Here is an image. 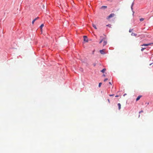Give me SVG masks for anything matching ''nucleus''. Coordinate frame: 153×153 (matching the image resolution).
Listing matches in <instances>:
<instances>
[{
  "mask_svg": "<svg viewBox=\"0 0 153 153\" xmlns=\"http://www.w3.org/2000/svg\"><path fill=\"white\" fill-rule=\"evenodd\" d=\"M109 95L110 96H112L114 95V94H113V95L110 94Z\"/></svg>",
  "mask_w": 153,
  "mask_h": 153,
  "instance_id": "27",
  "label": "nucleus"
},
{
  "mask_svg": "<svg viewBox=\"0 0 153 153\" xmlns=\"http://www.w3.org/2000/svg\"><path fill=\"white\" fill-rule=\"evenodd\" d=\"M80 70L81 71H83V68H81L80 69Z\"/></svg>",
  "mask_w": 153,
  "mask_h": 153,
  "instance_id": "23",
  "label": "nucleus"
},
{
  "mask_svg": "<svg viewBox=\"0 0 153 153\" xmlns=\"http://www.w3.org/2000/svg\"><path fill=\"white\" fill-rule=\"evenodd\" d=\"M102 76H105V75L104 74H102Z\"/></svg>",
  "mask_w": 153,
  "mask_h": 153,
  "instance_id": "26",
  "label": "nucleus"
},
{
  "mask_svg": "<svg viewBox=\"0 0 153 153\" xmlns=\"http://www.w3.org/2000/svg\"><path fill=\"white\" fill-rule=\"evenodd\" d=\"M146 48H142L141 49V51H143L144 49H146Z\"/></svg>",
  "mask_w": 153,
  "mask_h": 153,
  "instance_id": "15",
  "label": "nucleus"
},
{
  "mask_svg": "<svg viewBox=\"0 0 153 153\" xmlns=\"http://www.w3.org/2000/svg\"><path fill=\"white\" fill-rule=\"evenodd\" d=\"M153 63H151L150 64H149V65H151L153 64Z\"/></svg>",
  "mask_w": 153,
  "mask_h": 153,
  "instance_id": "29",
  "label": "nucleus"
},
{
  "mask_svg": "<svg viewBox=\"0 0 153 153\" xmlns=\"http://www.w3.org/2000/svg\"><path fill=\"white\" fill-rule=\"evenodd\" d=\"M44 26V24H42L40 26H39V28H40V29H41V31H42V27Z\"/></svg>",
  "mask_w": 153,
  "mask_h": 153,
  "instance_id": "7",
  "label": "nucleus"
},
{
  "mask_svg": "<svg viewBox=\"0 0 153 153\" xmlns=\"http://www.w3.org/2000/svg\"><path fill=\"white\" fill-rule=\"evenodd\" d=\"M92 25L93 27H94L95 29H97L96 25L95 24H93Z\"/></svg>",
  "mask_w": 153,
  "mask_h": 153,
  "instance_id": "14",
  "label": "nucleus"
},
{
  "mask_svg": "<svg viewBox=\"0 0 153 153\" xmlns=\"http://www.w3.org/2000/svg\"><path fill=\"white\" fill-rule=\"evenodd\" d=\"M39 17H37L36 18H35V19H34L32 22V24H33L34 23V22L36 20L38 19H39Z\"/></svg>",
  "mask_w": 153,
  "mask_h": 153,
  "instance_id": "6",
  "label": "nucleus"
},
{
  "mask_svg": "<svg viewBox=\"0 0 153 153\" xmlns=\"http://www.w3.org/2000/svg\"><path fill=\"white\" fill-rule=\"evenodd\" d=\"M107 42L106 41H104L103 42V46H104L107 44Z\"/></svg>",
  "mask_w": 153,
  "mask_h": 153,
  "instance_id": "13",
  "label": "nucleus"
},
{
  "mask_svg": "<svg viewBox=\"0 0 153 153\" xmlns=\"http://www.w3.org/2000/svg\"><path fill=\"white\" fill-rule=\"evenodd\" d=\"M103 41V39H101L99 42V43L100 44Z\"/></svg>",
  "mask_w": 153,
  "mask_h": 153,
  "instance_id": "20",
  "label": "nucleus"
},
{
  "mask_svg": "<svg viewBox=\"0 0 153 153\" xmlns=\"http://www.w3.org/2000/svg\"><path fill=\"white\" fill-rule=\"evenodd\" d=\"M108 102H109V103H110V100H109V99H108Z\"/></svg>",
  "mask_w": 153,
  "mask_h": 153,
  "instance_id": "28",
  "label": "nucleus"
},
{
  "mask_svg": "<svg viewBox=\"0 0 153 153\" xmlns=\"http://www.w3.org/2000/svg\"><path fill=\"white\" fill-rule=\"evenodd\" d=\"M143 112V111H142V110H141V111L139 112V113H140Z\"/></svg>",
  "mask_w": 153,
  "mask_h": 153,
  "instance_id": "25",
  "label": "nucleus"
},
{
  "mask_svg": "<svg viewBox=\"0 0 153 153\" xmlns=\"http://www.w3.org/2000/svg\"><path fill=\"white\" fill-rule=\"evenodd\" d=\"M118 96H118V95H116V96H115V97H118Z\"/></svg>",
  "mask_w": 153,
  "mask_h": 153,
  "instance_id": "30",
  "label": "nucleus"
},
{
  "mask_svg": "<svg viewBox=\"0 0 153 153\" xmlns=\"http://www.w3.org/2000/svg\"><path fill=\"white\" fill-rule=\"evenodd\" d=\"M104 51H105V50L104 49L100 50V52L102 54H103V55L105 53V52Z\"/></svg>",
  "mask_w": 153,
  "mask_h": 153,
  "instance_id": "4",
  "label": "nucleus"
},
{
  "mask_svg": "<svg viewBox=\"0 0 153 153\" xmlns=\"http://www.w3.org/2000/svg\"><path fill=\"white\" fill-rule=\"evenodd\" d=\"M106 70V69L105 68H104L101 71V72L102 73H104L105 72V71Z\"/></svg>",
  "mask_w": 153,
  "mask_h": 153,
  "instance_id": "8",
  "label": "nucleus"
},
{
  "mask_svg": "<svg viewBox=\"0 0 153 153\" xmlns=\"http://www.w3.org/2000/svg\"><path fill=\"white\" fill-rule=\"evenodd\" d=\"M134 14H133V15H134Z\"/></svg>",
  "mask_w": 153,
  "mask_h": 153,
  "instance_id": "33",
  "label": "nucleus"
},
{
  "mask_svg": "<svg viewBox=\"0 0 153 153\" xmlns=\"http://www.w3.org/2000/svg\"><path fill=\"white\" fill-rule=\"evenodd\" d=\"M134 4V1L132 3V4H131V10H132L133 13V14L134 13V11L133 10V5Z\"/></svg>",
  "mask_w": 153,
  "mask_h": 153,
  "instance_id": "5",
  "label": "nucleus"
},
{
  "mask_svg": "<svg viewBox=\"0 0 153 153\" xmlns=\"http://www.w3.org/2000/svg\"><path fill=\"white\" fill-rule=\"evenodd\" d=\"M117 105L118 106V109L119 110H120L121 109V104L120 103H118V104H117Z\"/></svg>",
  "mask_w": 153,
  "mask_h": 153,
  "instance_id": "9",
  "label": "nucleus"
},
{
  "mask_svg": "<svg viewBox=\"0 0 153 153\" xmlns=\"http://www.w3.org/2000/svg\"><path fill=\"white\" fill-rule=\"evenodd\" d=\"M110 0H107V1H110Z\"/></svg>",
  "mask_w": 153,
  "mask_h": 153,
  "instance_id": "32",
  "label": "nucleus"
},
{
  "mask_svg": "<svg viewBox=\"0 0 153 153\" xmlns=\"http://www.w3.org/2000/svg\"><path fill=\"white\" fill-rule=\"evenodd\" d=\"M142 97L141 96H138L137 98L136 99V101H138V100H139V99H140V98H141V97Z\"/></svg>",
  "mask_w": 153,
  "mask_h": 153,
  "instance_id": "10",
  "label": "nucleus"
},
{
  "mask_svg": "<svg viewBox=\"0 0 153 153\" xmlns=\"http://www.w3.org/2000/svg\"><path fill=\"white\" fill-rule=\"evenodd\" d=\"M102 84V83L101 82H100L99 83V87H100Z\"/></svg>",
  "mask_w": 153,
  "mask_h": 153,
  "instance_id": "18",
  "label": "nucleus"
},
{
  "mask_svg": "<svg viewBox=\"0 0 153 153\" xmlns=\"http://www.w3.org/2000/svg\"><path fill=\"white\" fill-rule=\"evenodd\" d=\"M107 80H108V79L107 78H106L105 79V80H104V81L105 82L106 81H107Z\"/></svg>",
  "mask_w": 153,
  "mask_h": 153,
  "instance_id": "24",
  "label": "nucleus"
},
{
  "mask_svg": "<svg viewBox=\"0 0 153 153\" xmlns=\"http://www.w3.org/2000/svg\"><path fill=\"white\" fill-rule=\"evenodd\" d=\"M109 84H111V82H109Z\"/></svg>",
  "mask_w": 153,
  "mask_h": 153,
  "instance_id": "31",
  "label": "nucleus"
},
{
  "mask_svg": "<svg viewBox=\"0 0 153 153\" xmlns=\"http://www.w3.org/2000/svg\"><path fill=\"white\" fill-rule=\"evenodd\" d=\"M153 44V43H149L148 44H143L141 45V46H148L149 45H151V44Z\"/></svg>",
  "mask_w": 153,
  "mask_h": 153,
  "instance_id": "3",
  "label": "nucleus"
},
{
  "mask_svg": "<svg viewBox=\"0 0 153 153\" xmlns=\"http://www.w3.org/2000/svg\"><path fill=\"white\" fill-rule=\"evenodd\" d=\"M106 26L107 27H111V25L110 24H108V25H106Z\"/></svg>",
  "mask_w": 153,
  "mask_h": 153,
  "instance_id": "17",
  "label": "nucleus"
},
{
  "mask_svg": "<svg viewBox=\"0 0 153 153\" xmlns=\"http://www.w3.org/2000/svg\"><path fill=\"white\" fill-rule=\"evenodd\" d=\"M84 41L85 42H88V41L87 36H83Z\"/></svg>",
  "mask_w": 153,
  "mask_h": 153,
  "instance_id": "1",
  "label": "nucleus"
},
{
  "mask_svg": "<svg viewBox=\"0 0 153 153\" xmlns=\"http://www.w3.org/2000/svg\"><path fill=\"white\" fill-rule=\"evenodd\" d=\"M93 65L94 66H95L96 65V64L95 63H94L93 64Z\"/></svg>",
  "mask_w": 153,
  "mask_h": 153,
  "instance_id": "22",
  "label": "nucleus"
},
{
  "mask_svg": "<svg viewBox=\"0 0 153 153\" xmlns=\"http://www.w3.org/2000/svg\"><path fill=\"white\" fill-rule=\"evenodd\" d=\"M95 51V50H94L92 52V54H94V53Z\"/></svg>",
  "mask_w": 153,
  "mask_h": 153,
  "instance_id": "21",
  "label": "nucleus"
},
{
  "mask_svg": "<svg viewBox=\"0 0 153 153\" xmlns=\"http://www.w3.org/2000/svg\"><path fill=\"white\" fill-rule=\"evenodd\" d=\"M114 15H115V14L114 13H111L107 17V19H110L112 18L113 16H114Z\"/></svg>",
  "mask_w": 153,
  "mask_h": 153,
  "instance_id": "2",
  "label": "nucleus"
},
{
  "mask_svg": "<svg viewBox=\"0 0 153 153\" xmlns=\"http://www.w3.org/2000/svg\"><path fill=\"white\" fill-rule=\"evenodd\" d=\"M133 30V29H130L129 31V33H131V32L132 30Z\"/></svg>",
  "mask_w": 153,
  "mask_h": 153,
  "instance_id": "19",
  "label": "nucleus"
},
{
  "mask_svg": "<svg viewBox=\"0 0 153 153\" xmlns=\"http://www.w3.org/2000/svg\"><path fill=\"white\" fill-rule=\"evenodd\" d=\"M107 7L106 6H102L101 7V8L102 9H105Z\"/></svg>",
  "mask_w": 153,
  "mask_h": 153,
  "instance_id": "11",
  "label": "nucleus"
},
{
  "mask_svg": "<svg viewBox=\"0 0 153 153\" xmlns=\"http://www.w3.org/2000/svg\"><path fill=\"white\" fill-rule=\"evenodd\" d=\"M131 35L132 36H137V34L136 33H131Z\"/></svg>",
  "mask_w": 153,
  "mask_h": 153,
  "instance_id": "12",
  "label": "nucleus"
},
{
  "mask_svg": "<svg viewBox=\"0 0 153 153\" xmlns=\"http://www.w3.org/2000/svg\"><path fill=\"white\" fill-rule=\"evenodd\" d=\"M144 20V19L143 18H141L140 19V22H142V21H143Z\"/></svg>",
  "mask_w": 153,
  "mask_h": 153,
  "instance_id": "16",
  "label": "nucleus"
}]
</instances>
